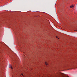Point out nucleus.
<instances>
[{
  "mask_svg": "<svg viewBox=\"0 0 77 77\" xmlns=\"http://www.w3.org/2000/svg\"><path fill=\"white\" fill-rule=\"evenodd\" d=\"M70 8H74V5H71L70 7Z\"/></svg>",
  "mask_w": 77,
  "mask_h": 77,
  "instance_id": "obj_1",
  "label": "nucleus"
},
{
  "mask_svg": "<svg viewBox=\"0 0 77 77\" xmlns=\"http://www.w3.org/2000/svg\"><path fill=\"white\" fill-rule=\"evenodd\" d=\"M45 64L46 65H48V63L47 62H45Z\"/></svg>",
  "mask_w": 77,
  "mask_h": 77,
  "instance_id": "obj_2",
  "label": "nucleus"
},
{
  "mask_svg": "<svg viewBox=\"0 0 77 77\" xmlns=\"http://www.w3.org/2000/svg\"><path fill=\"white\" fill-rule=\"evenodd\" d=\"M11 69H13L12 66H11Z\"/></svg>",
  "mask_w": 77,
  "mask_h": 77,
  "instance_id": "obj_3",
  "label": "nucleus"
},
{
  "mask_svg": "<svg viewBox=\"0 0 77 77\" xmlns=\"http://www.w3.org/2000/svg\"><path fill=\"white\" fill-rule=\"evenodd\" d=\"M21 75H23V74H21Z\"/></svg>",
  "mask_w": 77,
  "mask_h": 77,
  "instance_id": "obj_4",
  "label": "nucleus"
},
{
  "mask_svg": "<svg viewBox=\"0 0 77 77\" xmlns=\"http://www.w3.org/2000/svg\"><path fill=\"white\" fill-rule=\"evenodd\" d=\"M56 38H57V37H56Z\"/></svg>",
  "mask_w": 77,
  "mask_h": 77,
  "instance_id": "obj_5",
  "label": "nucleus"
}]
</instances>
